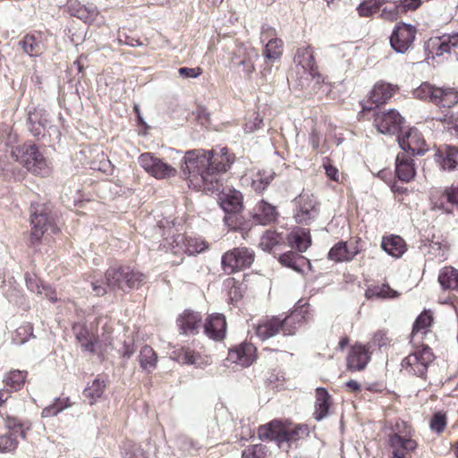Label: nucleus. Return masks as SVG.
<instances>
[{"label": "nucleus", "instance_id": "obj_1", "mask_svg": "<svg viewBox=\"0 0 458 458\" xmlns=\"http://www.w3.org/2000/svg\"><path fill=\"white\" fill-rule=\"evenodd\" d=\"M145 280L146 276L138 269L127 265H119L110 267L105 272L104 281L93 282L92 288L96 295L103 296L106 293L105 285L111 291L127 292L140 288Z\"/></svg>", "mask_w": 458, "mask_h": 458}, {"label": "nucleus", "instance_id": "obj_2", "mask_svg": "<svg viewBox=\"0 0 458 458\" xmlns=\"http://www.w3.org/2000/svg\"><path fill=\"white\" fill-rule=\"evenodd\" d=\"M233 161L226 148H213L202 155V191L219 187Z\"/></svg>", "mask_w": 458, "mask_h": 458}, {"label": "nucleus", "instance_id": "obj_3", "mask_svg": "<svg viewBox=\"0 0 458 458\" xmlns=\"http://www.w3.org/2000/svg\"><path fill=\"white\" fill-rule=\"evenodd\" d=\"M11 156L35 176L47 177L51 174V167L47 158L32 141H26L13 147Z\"/></svg>", "mask_w": 458, "mask_h": 458}, {"label": "nucleus", "instance_id": "obj_4", "mask_svg": "<svg viewBox=\"0 0 458 458\" xmlns=\"http://www.w3.org/2000/svg\"><path fill=\"white\" fill-rule=\"evenodd\" d=\"M30 244H38L44 234L50 230L55 233L58 228L52 216V210L47 203L34 202L30 207Z\"/></svg>", "mask_w": 458, "mask_h": 458}, {"label": "nucleus", "instance_id": "obj_5", "mask_svg": "<svg viewBox=\"0 0 458 458\" xmlns=\"http://www.w3.org/2000/svg\"><path fill=\"white\" fill-rule=\"evenodd\" d=\"M301 319L302 316L296 312L292 313L283 319L277 317L265 318L256 326L255 334L262 341H266L280 332H282L284 335H292L295 334Z\"/></svg>", "mask_w": 458, "mask_h": 458}, {"label": "nucleus", "instance_id": "obj_6", "mask_svg": "<svg viewBox=\"0 0 458 458\" xmlns=\"http://www.w3.org/2000/svg\"><path fill=\"white\" fill-rule=\"evenodd\" d=\"M294 62L296 65L291 73V80L295 81L299 88L308 87L311 80H316L318 83L320 81L321 76L316 70L313 53L310 47L299 48Z\"/></svg>", "mask_w": 458, "mask_h": 458}, {"label": "nucleus", "instance_id": "obj_7", "mask_svg": "<svg viewBox=\"0 0 458 458\" xmlns=\"http://www.w3.org/2000/svg\"><path fill=\"white\" fill-rule=\"evenodd\" d=\"M414 95L439 107L451 108L458 103V89L451 87H436L428 82H424L416 89Z\"/></svg>", "mask_w": 458, "mask_h": 458}, {"label": "nucleus", "instance_id": "obj_8", "mask_svg": "<svg viewBox=\"0 0 458 458\" xmlns=\"http://www.w3.org/2000/svg\"><path fill=\"white\" fill-rule=\"evenodd\" d=\"M434 354L430 348L424 346L405 357L401 363L402 370L409 375L424 377Z\"/></svg>", "mask_w": 458, "mask_h": 458}, {"label": "nucleus", "instance_id": "obj_9", "mask_svg": "<svg viewBox=\"0 0 458 458\" xmlns=\"http://www.w3.org/2000/svg\"><path fill=\"white\" fill-rule=\"evenodd\" d=\"M202 192L209 195H214L220 207L226 213H237L242 208V193L221 182L219 187L214 185V191H202Z\"/></svg>", "mask_w": 458, "mask_h": 458}, {"label": "nucleus", "instance_id": "obj_10", "mask_svg": "<svg viewBox=\"0 0 458 458\" xmlns=\"http://www.w3.org/2000/svg\"><path fill=\"white\" fill-rule=\"evenodd\" d=\"M294 218L299 224L310 225L319 213L317 198L309 192H301L295 199Z\"/></svg>", "mask_w": 458, "mask_h": 458}, {"label": "nucleus", "instance_id": "obj_11", "mask_svg": "<svg viewBox=\"0 0 458 458\" xmlns=\"http://www.w3.org/2000/svg\"><path fill=\"white\" fill-rule=\"evenodd\" d=\"M139 163L148 174L157 180L169 179L177 174L175 167L155 157L150 152L142 153L139 157Z\"/></svg>", "mask_w": 458, "mask_h": 458}, {"label": "nucleus", "instance_id": "obj_12", "mask_svg": "<svg viewBox=\"0 0 458 458\" xmlns=\"http://www.w3.org/2000/svg\"><path fill=\"white\" fill-rule=\"evenodd\" d=\"M254 257V252L246 247L234 248L223 255L222 265L226 273L233 274L249 267Z\"/></svg>", "mask_w": 458, "mask_h": 458}, {"label": "nucleus", "instance_id": "obj_13", "mask_svg": "<svg viewBox=\"0 0 458 458\" xmlns=\"http://www.w3.org/2000/svg\"><path fill=\"white\" fill-rule=\"evenodd\" d=\"M22 54L30 57H40L47 49V32L34 30L22 36L18 42Z\"/></svg>", "mask_w": 458, "mask_h": 458}, {"label": "nucleus", "instance_id": "obj_14", "mask_svg": "<svg viewBox=\"0 0 458 458\" xmlns=\"http://www.w3.org/2000/svg\"><path fill=\"white\" fill-rule=\"evenodd\" d=\"M181 169L189 187L199 191L200 190V153L198 149L185 152Z\"/></svg>", "mask_w": 458, "mask_h": 458}, {"label": "nucleus", "instance_id": "obj_15", "mask_svg": "<svg viewBox=\"0 0 458 458\" xmlns=\"http://www.w3.org/2000/svg\"><path fill=\"white\" fill-rule=\"evenodd\" d=\"M416 33L417 30L414 26L399 22L390 36L391 47L398 54L406 53L412 47Z\"/></svg>", "mask_w": 458, "mask_h": 458}, {"label": "nucleus", "instance_id": "obj_16", "mask_svg": "<svg viewBox=\"0 0 458 458\" xmlns=\"http://www.w3.org/2000/svg\"><path fill=\"white\" fill-rule=\"evenodd\" d=\"M73 329L76 330V341L84 352L98 354L104 359L107 347L111 346V342L103 344L98 341V336L90 332L85 325L81 326L78 329L73 327Z\"/></svg>", "mask_w": 458, "mask_h": 458}, {"label": "nucleus", "instance_id": "obj_17", "mask_svg": "<svg viewBox=\"0 0 458 458\" xmlns=\"http://www.w3.org/2000/svg\"><path fill=\"white\" fill-rule=\"evenodd\" d=\"M430 200L434 209L450 213L454 206L458 207V187L433 190Z\"/></svg>", "mask_w": 458, "mask_h": 458}, {"label": "nucleus", "instance_id": "obj_18", "mask_svg": "<svg viewBox=\"0 0 458 458\" xmlns=\"http://www.w3.org/2000/svg\"><path fill=\"white\" fill-rule=\"evenodd\" d=\"M388 445L391 458H411V453L418 447L412 436H388Z\"/></svg>", "mask_w": 458, "mask_h": 458}, {"label": "nucleus", "instance_id": "obj_19", "mask_svg": "<svg viewBox=\"0 0 458 458\" xmlns=\"http://www.w3.org/2000/svg\"><path fill=\"white\" fill-rule=\"evenodd\" d=\"M403 122V118L394 110L378 112L375 115L374 124L377 131L384 134L397 132Z\"/></svg>", "mask_w": 458, "mask_h": 458}, {"label": "nucleus", "instance_id": "obj_20", "mask_svg": "<svg viewBox=\"0 0 458 458\" xmlns=\"http://www.w3.org/2000/svg\"><path fill=\"white\" fill-rule=\"evenodd\" d=\"M262 41L267 39L265 46L264 56L269 60L279 59L283 54V41L276 38V31L274 28L268 25L262 26L261 29Z\"/></svg>", "mask_w": 458, "mask_h": 458}, {"label": "nucleus", "instance_id": "obj_21", "mask_svg": "<svg viewBox=\"0 0 458 458\" xmlns=\"http://www.w3.org/2000/svg\"><path fill=\"white\" fill-rule=\"evenodd\" d=\"M256 360V348L252 344H242L228 352L226 360L240 365L241 367H249Z\"/></svg>", "mask_w": 458, "mask_h": 458}, {"label": "nucleus", "instance_id": "obj_22", "mask_svg": "<svg viewBox=\"0 0 458 458\" xmlns=\"http://www.w3.org/2000/svg\"><path fill=\"white\" fill-rule=\"evenodd\" d=\"M400 148L411 155H423L427 148L421 133L417 129H411L405 136L398 138Z\"/></svg>", "mask_w": 458, "mask_h": 458}, {"label": "nucleus", "instance_id": "obj_23", "mask_svg": "<svg viewBox=\"0 0 458 458\" xmlns=\"http://www.w3.org/2000/svg\"><path fill=\"white\" fill-rule=\"evenodd\" d=\"M67 9L72 16H74L85 23L92 24L99 15L97 6L82 4L78 0H68Z\"/></svg>", "mask_w": 458, "mask_h": 458}, {"label": "nucleus", "instance_id": "obj_24", "mask_svg": "<svg viewBox=\"0 0 458 458\" xmlns=\"http://www.w3.org/2000/svg\"><path fill=\"white\" fill-rule=\"evenodd\" d=\"M370 360L369 347L357 344L353 345L347 357V367L350 370L359 371L366 368Z\"/></svg>", "mask_w": 458, "mask_h": 458}, {"label": "nucleus", "instance_id": "obj_25", "mask_svg": "<svg viewBox=\"0 0 458 458\" xmlns=\"http://www.w3.org/2000/svg\"><path fill=\"white\" fill-rule=\"evenodd\" d=\"M28 376L29 372L25 369H10L3 377L4 389L8 391L10 396L13 393L21 391L27 383Z\"/></svg>", "mask_w": 458, "mask_h": 458}, {"label": "nucleus", "instance_id": "obj_26", "mask_svg": "<svg viewBox=\"0 0 458 458\" xmlns=\"http://www.w3.org/2000/svg\"><path fill=\"white\" fill-rule=\"evenodd\" d=\"M435 160L442 170L454 171L458 168V148L445 146L436 152Z\"/></svg>", "mask_w": 458, "mask_h": 458}, {"label": "nucleus", "instance_id": "obj_27", "mask_svg": "<svg viewBox=\"0 0 458 458\" xmlns=\"http://www.w3.org/2000/svg\"><path fill=\"white\" fill-rule=\"evenodd\" d=\"M205 334L212 340L222 341L226 331L225 318L222 314L211 315L204 326Z\"/></svg>", "mask_w": 458, "mask_h": 458}, {"label": "nucleus", "instance_id": "obj_28", "mask_svg": "<svg viewBox=\"0 0 458 458\" xmlns=\"http://www.w3.org/2000/svg\"><path fill=\"white\" fill-rule=\"evenodd\" d=\"M397 86L386 82H377L369 93V101L376 106L386 103L397 90Z\"/></svg>", "mask_w": 458, "mask_h": 458}, {"label": "nucleus", "instance_id": "obj_29", "mask_svg": "<svg viewBox=\"0 0 458 458\" xmlns=\"http://www.w3.org/2000/svg\"><path fill=\"white\" fill-rule=\"evenodd\" d=\"M395 173L399 180L408 182L415 176V168L412 159L404 154L396 157Z\"/></svg>", "mask_w": 458, "mask_h": 458}, {"label": "nucleus", "instance_id": "obj_30", "mask_svg": "<svg viewBox=\"0 0 458 458\" xmlns=\"http://www.w3.org/2000/svg\"><path fill=\"white\" fill-rule=\"evenodd\" d=\"M437 281L443 290L458 291V269L452 266L442 267Z\"/></svg>", "mask_w": 458, "mask_h": 458}, {"label": "nucleus", "instance_id": "obj_31", "mask_svg": "<svg viewBox=\"0 0 458 458\" xmlns=\"http://www.w3.org/2000/svg\"><path fill=\"white\" fill-rule=\"evenodd\" d=\"M358 252L356 247L349 248L345 242H340L331 248L328 258L335 262L350 261Z\"/></svg>", "mask_w": 458, "mask_h": 458}, {"label": "nucleus", "instance_id": "obj_32", "mask_svg": "<svg viewBox=\"0 0 458 458\" xmlns=\"http://www.w3.org/2000/svg\"><path fill=\"white\" fill-rule=\"evenodd\" d=\"M276 217V208L271 204L261 200L254 208V220L260 225H267Z\"/></svg>", "mask_w": 458, "mask_h": 458}, {"label": "nucleus", "instance_id": "obj_33", "mask_svg": "<svg viewBox=\"0 0 458 458\" xmlns=\"http://www.w3.org/2000/svg\"><path fill=\"white\" fill-rule=\"evenodd\" d=\"M381 246L386 252L394 258H400L406 250L404 241L398 235L384 237Z\"/></svg>", "mask_w": 458, "mask_h": 458}, {"label": "nucleus", "instance_id": "obj_34", "mask_svg": "<svg viewBox=\"0 0 458 458\" xmlns=\"http://www.w3.org/2000/svg\"><path fill=\"white\" fill-rule=\"evenodd\" d=\"M106 388V379L98 375L88 386L84 389V396L89 400V403L94 404L102 397Z\"/></svg>", "mask_w": 458, "mask_h": 458}, {"label": "nucleus", "instance_id": "obj_35", "mask_svg": "<svg viewBox=\"0 0 458 458\" xmlns=\"http://www.w3.org/2000/svg\"><path fill=\"white\" fill-rule=\"evenodd\" d=\"M281 432V447L284 448V443L294 442L305 436L309 435V428L306 425H299L295 427H290L282 424Z\"/></svg>", "mask_w": 458, "mask_h": 458}, {"label": "nucleus", "instance_id": "obj_36", "mask_svg": "<svg viewBox=\"0 0 458 458\" xmlns=\"http://www.w3.org/2000/svg\"><path fill=\"white\" fill-rule=\"evenodd\" d=\"M330 395L325 388L318 387L316 390V403L314 418L321 420L327 416Z\"/></svg>", "mask_w": 458, "mask_h": 458}, {"label": "nucleus", "instance_id": "obj_37", "mask_svg": "<svg viewBox=\"0 0 458 458\" xmlns=\"http://www.w3.org/2000/svg\"><path fill=\"white\" fill-rule=\"evenodd\" d=\"M282 423L278 420H273L268 424L262 425L259 428L258 434L260 439H269L277 442L281 447V432Z\"/></svg>", "mask_w": 458, "mask_h": 458}, {"label": "nucleus", "instance_id": "obj_38", "mask_svg": "<svg viewBox=\"0 0 458 458\" xmlns=\"http://www.w3.org/2000/svg\"><path fill=\"white\" fill-rule=\"evenodd\" d=\"M157 354L151 346L145 344L141 347L139 362L143 370L152 372L157 368Z\"/></svg>", "mask_w": 458, "mask_h": 458}, {"label": "nucleus", "instance_id": "obj_39", "mask_svg": "<svg viewBox=\"0 0 458 458\" xmlns=\"http://www.w3.org/2000/svg\"><path fill=\"white\" fill-rule=\"evenodd\" d=\"M279 262L297 272H301L302 267L309 264V260L305 257L293 251H288L281 255Z\"/></svg>", "mask_w": 458, "mask_h": 458}, {"label": "nucleus", "instance_id": "obj_40", "mask_svg": "<svg viewBox=\"0 0 458 458\" xmlns=\"http://www.w3.org/2000/svg\"><path fill=\"white\" fill-rule=\"evenodd\" d=\"M433 321L432 314L429 310L423 311L415 320L412 332H411V342H414L419 335H426L428 328L431 326Z\"/></svg>", "mask_w": 458, "mask_h": 458}, {"label": "nucleus", "instance_id": "obj_41", "mask_svg": "<svg viewBox=\"0 0 458 458\" xmlns=\"http://www.w3.org/2000/svg\"><path fill=\"white\" fill-rule=\"evenodd\" d=\"M184 334H198L199 318L190 310H185L177 320Z\"/></svg>", "mask_w": 458, "mask_h": 458}, {"label": "nucleus", "instance_id": "obj_42", "mask_svg": "<svg viewBox=\"0 0 458 458\" xmlns=\"http://www.w3.org/2000/svg\"><path fill=\"white\" fill-rule=\"evenodd\" d=\"M8 432H13L14 436L20 435L21 438L26 437L27 431L31 429L32 423L29 420H21L18 417H8L6 419Z\"/></svg>", "mask_w": 458, "mask_h": 458}, {"label": "nucleus", "instance_id": "obj_43", "mask_svg": "<svg viewBox=\"0 0 458 458\" xmlns=\"http://www.w3.org/2000/svg\"><path fill=\"white\" fill-rule=\"evenodd\" d=\"M449 35L430 38L428 48L437 56H442L445 54H450L452 51L451 43H449Z\"/></svg>", "mask_w": 458, "mask_h": 458}, {"label": "nucleus", "instance_id": "obj_44", "mask_svg": "<svg viewBox=\"0 0 458 458\" xmlns=\"http://www.w3.org/2000/svg\"><path fill=\"white\" fill-rule=\"evenodd\" d=\"M288 242L292 248H296L298 251L304 252L310 245V238L304 231H296L291 233L287 237Z\"/></svg>", "mask_w": 458, "mask_h": 458}, {"label": "nucleus", "instance_id": "obj_45", "mask_svg": "<svg viewBox=\"0 0 458 458\" xmlns=\"http://www.w3.org/2000/svg\"><path fill=\"white\" fill-rule=\"evenodd\" d=\"M121 454L123 458H148L141 445L131 440L123 443Z\"/></svg>", "mask_w": 458, "mask_h": 458}, {"label": "nucleus", "instance_id": "obj_46", "mask_svg": "<svg viewBox=\"0 0 458 458\" xmlns=\"http://www.w3.org/2000/svg\"><path fill=\"white\" fill-rule=\"evenodd\" d=\"M72 406V403L69 397H58L55 398L54 403L42 410V417L48 418L56 416L58 413L63 411L64 409Z\"/></svg>", "mask_w": 458, "mask_h": 458}, {"label": "nucleus", "instance_id": "obj_47", "mask_svg": "<svg viewBox=\"0 0 458 458\" xmlns=\"http://www.w3.org/2000/svg\"><path fill=\"white\" fill-rule=\"evenodd\" d=\"M448 251L449 245L447 242H431L428 245V255L432 259L444 262L447 259Z\"/></svg>", "mask_w": 458, "mask_h": 458}, {"label": "nucleus", "instance_id": "obj_48", "mask_svg": "<svg viewBox=\"0 0 458 458\" xmlns=\"http://www.w3.org/2000/svg\"><path fill=\"white\" fill-rule=\"evenodd\" d=\"M275 174H276L270 170L259 171L255 175V178L252 179L251 187L255 191H263L274 180Z\"/></svg>", "mask_w": 458, "mask_h": 458}, {"label": "nucleus", "instance_id": "obj_49", "mask_svg": "<svg viewBox=\"0 0 458 458\" xmlns=\"http://www.w3.org/2000/svg\"><path fill=\"white\" fill-rule=\"evenodd\" d=\"M385 3L386 0H364L358 5L357 12L360 17H369L377 13Z\"/></svg>", "mask_w": 458, "mask_h": 458}, {"label": "nucleus", "instance_id": "obj_50", "mask_svg": "<svg viewBox=\"0 0 458 458\" xmlns=\"http://www.w3.org/2000/svg\"><path fill=\"white\" fill-rule=\"evenodd\" d=\"M399 296V293L392 289L388 284H382L380 286H375L366 291L367 298H383V299H393Z\"/></svg>", "mask_w": 458, "mask_h": 458}, {"label": "nucleus", "instance_id": "obj_51", "mask_svg": "<svg viewBox=\"0 0 458 458\" xmlns=\"http://www.w3.org/2000/svg\"><path fill=\"white\" fill-rule=\"evenodd\" d=\"M19 441L13 432H6L0 436V452L12 453L17 449Z\"/></svg>", "mask_w": 458, "mask_h": 458}, {"label": "nucleus", "instance_id": "obj_52", "mask_svg": "<svg viewBox=\"0 0 458 458\" xmlns=\"http://www.w3.org/2000/svg\"><path fill=\"white\" fill-rule=\"evenodd\" d=\"M242 458H267V448L262 445H253L245 448Z\"/></svg>", "mask_w": 458, "mask_h": 458}, {"label": "nucleus", "instance_id": "obj_53", "mask_svg": "<svg viewBox=\"0 0 458 458\" xmlns=\"http://www.w3.org/2000/svg\"><path fill=\"white\" fill-rule=\"evenodd\" d=\"M388 436H412V428L407 422L398 420L391 427Z\"/></svg>", "mask_w": 458, "mask_h": 458}, {"label": "nucleus", "instance_id": "obj_54", "mask_svg": "<svg viewBox=\"0 0 458 458\" xmlns=\"http://www.w3.org/2000/svg\"><path fill=\"white\" fill-rule=\"evenodd\" d=\"M403 11H401L400 4H394L393 6H386L382 9L380 17L386 21H396L401 14H403Z\"/></svg>", "mask_w": 458, "mask_h": 458}, {"label": "nucleus", "instance_id": "obj_55", "mask_svg": "<svg viewBox=\"0 0 458 458\" xmlns=\"http://www.w3.org/2000/svg\"><path fill=\"white\" fill-rule=\"evenodd\" d=\"M446 426V417L445 413L437 412L434 414L430 420V428L437 432L441 433Z\"/></svg>", "mask_w": 458, "mask_h": 458}, {"label": "nucleus", "instance_id": "obj_56", "mask_svg": "<svg viewBox=\"0 0 458 458\" xmlns=\"http://www.w3.org/2000/svg\"><path fill=\"white\" fill-rule=\"evenodd\" d=\"M374 344H377L378 347L387 346L391 343V339L387 335V332L385 330H378L375 333L372 340Z\"/></svg>", "mask_w": 458, "mask_h": 458}, {"label": "nucleus", "instance_id": "obj_57", "mask_svg": "<svg viewBox=\"0 0 458 458\" xmlns=\"http://www.w3.org/2000/svg\"><path fill=\"white\" fill-rule=\"evenodd\" d=\"M178 359L186 364H193L195 362L194 352L189 348H182L178 352Z\"/></svg>", "mask_w": 458, "mask_h": 458}, {"label": "nucleus", "instance_id": "obj_58", "mask_svg": "<svg viewBox=\"0 0 458 458\" xmlns=\"http://www.w3.org/2000/svg\"><path fill=\"white\" fill-rule=\"evenodd\" d=\"M276 243V236L272 233H267L262 237L259 244L264 250H269Z\"/></svg>", "mask_w": 458, "mask_h": 458}, {"label": "nucleus", "instance_id": "obj_59", "mask_svg": "<svg viewBox=\"0 0 458 458\" xmlns=\"http://www.w3.org/2000/svg\"><path fill=\"white\" fill-rule=\"evenodd\" d=\"M400 8L403 13L417 9L420 4V0H400Z\"/></svg>", "mask_w": 458, "mask_h": 458}, {"label": "nucleus", "instance_id": "obj_60", "mask_svg": "<svg viewBox=\"0 0 458 458\" xmlns=\"http://www.w3.org/2000/svg\"><path fill=\"white\" fill-rule=\"evenodd\" d=\"M179 74L185 78H196L200 73V68H188V67H182L179 69Z\"/></svg>", "mask_w": 458, "mask_h": 458}, {"label": "nucleus", "instance_id": "obj_61", "mask_svg": "<svg viewBox=\"0 0 458 458\" xmlns=\"http://www.w3.org/2000/svg\"><path fill=\"white\" fill-rule=\"evenodd\" d=\"M44 291L45 296L52 302L57 301L56 293L55 291L51 288L50 286H42V290H40V287H37V292L39 294H42Z\"/></svg>", "mask_w": 458, "mask_h": 458}, {"label": "nucleus", "instance_id": "obj_62", "mask_svg": "<svg viewBox=\"0 0 458 458\" xmlns=\"http://www.w3.org/2000/svg\"><path fill=\"white\" fill-rule=\"evenodd\" d=\"M324 167H325L327 175L330 179H332L335 182H339V172L335 166H334L330 164H325Z\"/></svg>", "mask_w": 458, "mask_h": 458}, {"label": "nucleus", "instance_id": "obj_63", "mask_svg": "<svg viewBox=\"0 0 458 458\" xmlns=\"http://www.w3.org/2000/svg\"><path fill=\"white\" fill-rule=\"evenodd\" d=\"M261 123H262V119L259 117V114H256L253 122L246 123L244 130L246 132H252L255 130L259 129L260 127Z\"/></svg>", "mask_w": 458, "mask_h": 458}, {"label": "nucleus", "instance_id": "obj_64", "mask_svg": "<svg viewBox=\"0 0 458 458\" xmlns=\"http://www.w3.org/2000/svg\"><path fill=\"white\" fill-rule=\"evenodd\" d=\"M120 41L130 47H140L143 45V42L139 38H134L130 35H125L124 38L120 39Z\"/></svg>", "mask_w": 458, "mask_h": 458}]
</instances>
